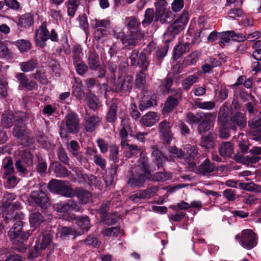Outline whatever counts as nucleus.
Wrapping results in <instances>:
<instances>
[{
	"mask_svg": "<svg viewBox=\"0 0 261 261\" xmlns=\"http://www.w3.org/2000/svg\"><path fill=\"white\" fill-rule=\"evenodd\" d=\"M20 215V219L19 220H17V218L15 217V220L16 222L8 231V235L13 244L14 249L19 252H24L27 248V246L25 242H27L32 232H30V231L24 232L22 230V222L21 219L23 218V214H21Z\"/></svg>",
	"mask_w": 261,
	"mask_h": 261,
	"instance_id": "1",
	"label": "nucleus"
},
{
	"mask_svg": "<svg viewBox=\"0 0 261 261\" xmlns=\"http://www.w3.org/2000/svg\"><path fill=\"white\" fill-rule=\"evenodd\" d=\"M64 122L60 127L61 138H66L68 137L69 134H75L79 132L80 118L75 113H68L65 116Z\"/></svg>",
	"mask_w": 261,
	"mask_h": 261,
	"instance_id": "2",
	"label": "nucleus"
},
{
	"mask_svg": "<svg viewBox=\"0 0 261 261\" xmlns=\"http://www.w3.org/2000/svg\"><path fill=\"white\" fill-rule=\"evenodd\" d=\"M19 152L21 156L15 162V166L19 174L24 176L29 173L28 168L33 165V155L27 147L20 148Z\"/></svg>",
	"mask_w": 261,
	"mask_h": 261,
	"instance_id": "3",
	"label": "nucleus"
},
{
	"mask_svg": "<svg viewBox=\"0 0 261 261\" xmlns=\"http://www.w3.org/2000/svg\"><path fill=\"white\" fill-rule=\"evenodd\" d=\"M49 190L66 197H73V189L67 181L53 179L48 184Z\"/></svg>",
	"mask_w": 261,
	"mask_h": 261,
	"instance_id": "4",
	"label": "nucleus"
},
{
	"mask_svg": "<svg viewBox=\"0 0 261 261\" xmlns=\"http://www.w3.org/2000/svg\"><path fill=\"white\" fill-rule=\"evenodd\" d=\"M236 239H240L241 245L247 249H251L257 244V237L256 234L251 229H245L242 231V234H237Z\"/></svg>",
	"mask_w": 261,
	"mask_h": 261,
	"instance_id": "5",
	"label": "nucleus"
},
{
	"mask_svg": "<svg viewBox=\"0 0 261 261\" xmlns=\"http://www.w3.org/2000/svg\"><path fill=\"white\" fill-rule=\"evenodd\" d=\"M24 121V114L17 113L14 114L11 111H6L1 119L2 125L5 128H9L15 124H20Z\"/></svg>",
	"mask_w": 261,
	"mask_h": 261,
	"instance_id": "6",
	"label": "nucleus"
},
{
	"mask_svg": "<svg viewBox=\"0 0 261 261\" xmlns=\"http://www.w3.org/2000/svg\"><path fill=\"white\" fill-rule=\"evenodd\" d=\"M247 125V117L245 114L237 112L232 113L227 123V127L230 129L236 131L237 127L240 130L246 127Z\"/></svg>",
	"mask_w": 261,
	"mask_h": 261,
	"instance_id": "7",
	"label": "nucleus"
},
{
	"mask_svg": "<svg viewBox=\"0 0 261 261\" xmlns=\"http://www.w3.org/2000/svg\"><path fill=\"white\" fill-rule=\"evenodd\" d=\"M133 77L130 75H126L122 78H119L114 83L115 92L123 94L129 93L133 88Z\"/></svg>",
	"mask_w": 261,
	"mask_h": 261,
	"instance_id": "8",
	"label": "nucleus"
},
{
	"mask_svg": "<svg viewBox=\"0 0 261 261\" xmlns=\"http://www.w3.org/2000/svg\"><path fill=\"white\" fill-rule=\"evenodd\" d=\"M150 175L133 169L132 173L127 181V184L132 188L142 187L147 180H149Z\"/></svg>",
	"mask_w": 261,
	"mask_h": 261,
	"instance_id": "9",
	"label": "nucleus"
},
{
	"mask_svg": "<svg viewBox=\"0 0 261 261\" xmlns=\"http://www.w3.org/2000/svg\"><path fill=\"white\" fill-rule=\"evenodd\" d=\"M171 93L176 97H174L172 96L168 97L162 110L163 114H167L172 112L177 106L179 99H181L182 92L180 90L172 89Z\"/></svg>",
	"mask_w": 261,
	"mask_h": 261,
	"instance_id": "10",
	"label": "nucleus"
},
{
	"mask_svg": "<svg viewBox=\"0 0 261 261\" xmlns=\"http://www.w3.org/2000/svg\"><path fill=\"white\" fill-rule=\"evenodd\" d=\"M145 36L141 30H137L136 32H130V34L125 35L122 43L124 47L127 49H131L136 45L139 40L142 39Z\"/></svg>",
	"mask_w": 261,
	"mask_h": 261,
	"instance_id": "11",
	"label": "nucleus"
},
{
	"mask_svg": "<svg viewBox=\"0 0 261 261\" xmlns=\"http://www.w3.org/2000/svg\"><path fill=\"white\" fill-rule=\"evenodd\" d=\"M49 38V32L47 29V22H43L36 31L35 40L37 46L44 48L46 46L45 42Z\"/></svg>",
	"mask_w": 261,
	"mask_h": 261,
	"instance_id": "12",
	"label": "nucleus"
},
{
	"mask_svg": "<svg viewBox=\"0 0 261 261\" xmlns=\"http://www.w3.org/2000/svg\"><path fill=\"white\" fill-rule=\"evenodd\" d=\"M30 198L33 202L41 207H46L49 204L48 197L42 189L32 191Z\"/></svg>",
	"mask_w": 261,
	"mask_h": 261,
	"instance_id": "13",
	"label": "nucleus"
},
{
	"mask_svg": "<svg viewBox=\"0 0 261 261\" xmlns=\"http://www.w3.org/2000/svg\"><path fill=\"white\" fill-rule=\"evenodd\" d=\"M248 126L251 129V133L254 136L253 139L261 141V111L256 118L249 120Z\"/></svg>",
	"mask_w": 261,
	"mask_h": 261,
	"instance_id": "14",
	"label": "nucleus"
},
{
	"mask_svg": "<svg viewBox=\"0 0 261 261\" xmlns=\"http://www.w3.org/2000/svg\"><path fill=\"white\" fill-rule=\"evenodd\" d=\"M15 125L13 131V136L19 140L21 144L27 145L29 142V137L27 135L24 123L22 121L20 124H15Z\"/></svg>",
	"mask_w": 261,
	"mask_h": 261,
	"instance_id": "15",
	"label": "nucleus"
},
{
	"mask_svg": "<svg viewBox=\"0 0 261 261\" xmlns=\"http://www.w3.org/2000/svg\"><path fill=\"white\" fill-rule=\"evenodd\" d=\"M15 77L19 82V90H32L37 87L36 83L33 81H30L23 72L16 73Z\"/></svg>",
	"mask_w": 261,
	"mask_h": 261,
	"instance_id": "16",
	"label": "nucleus"
},
{
	"mask_svg": "<svg viewBox=\"0 0 261 261\" xmlns=\"http://www.w3.org/2000/svg\"><path fill=\"white\" fill-rule=\"evenodd\" d=\"M185 27L182 24L175 20L164 33V36L166 42H169L174 38L175 36L182 31Z\"/></svg>",
	"mask_w": 261,
	"mask_h": 261,
	"instance_id": "17",
	"label": "nucleus"
},
{
	"mask_svg": "<svg viewBox=\"0 0 261 261\" xmlns=\"http://www.w3.org/2000/svg\"><path fill=\"white\" fill-rule=\"evenodd\" d=\"M101 118L97 116H90L85 117L84 126L86 131L89 133L93 132L100 125Z\"/></svg>",
	"mask_w": 261,
	"mask_h": 261,
	"instance_id": "18",
	"label": "nucleus"
},
{
	"mask_svg": "<svg viewBox=\"0 0 261 261\" xmlns=\"http://www.w3.org/2000/svg\"><path fill=\"white\" fill-rule=\"evenodd\" d=\"M171 128V123L166 120L162 121L159 124V130L163 137V140L168 144L170 143L172 138Z\"/></svg>",
	"mask_w": 261,
	"mask_h": 261,
	"instance_id": "19",
	"label": "nucleus"
},
{
	"mask_svg": "<svg viewBox=\"0 0 261 261\" xmlns=\"http://www.w3.org/2000/svg\"><path fill=\"white\" fill-rule=\"evenodd\" d=\"M215 120V116L212 113H206L201 122L199 123L198 132L200 134L210 129L212 124Z\"/></svg>",
	"mask_w": 261,
	"mask_h": 261,
	"instance_id": "20",
	"label": "nucleus"
},
{
	"mask_svg": "<svg viewBox=\"0 0 261 261\" xmlns=\"http://www.w3.org/2000/svg\"><path fill=\"white\" fill-rule=\"evenodd\" d=\"M76 196L81 204H86L92 201V194L87 190L76 187L73 189V197Z\"/></svg>",
	"mask_w": 261,
	"mask_h": 261,
	"instance_id": "21",
	"label": "nucleus"
},
{
	"mask_svg": "<svg viewBox=\"0 0 261 261\" xmlns=\"http://www.w3.org/2000/svg\"><path fill=\"white\" fill-rule=\"evenodd\" d=\"M185 148L188 153L185 158L186 161L190 165L195 166V161L199 159L198 147L196 146L187 144Z\"/></svg>",
	"mask_w": 261,
	"mask_h": 261,
	"instance_id": "22",
	"label": "nucleus"
},
{
	"mask_svg": "<svg viewBox=\"0 0 261 261\" xmlns=\"http://www.w3.org/2000/svg\"><path fill=\"white\" fill-rule=\"evenodd\" d=\"M156 105L154 94H151L147 96L144 95L140 100L139 108L140 111H144Z\"/></svg>",
	"mask_w": 261,
	"mask_h": 261,
	"instance_id": "23",
	"label": "nucleus"
},
{
	"mask_svg": "<svg viewBox=\"0 0 261 261\" xmlns=\"http://www.w3.org/2000/svg\"><path fill=\"white\" fill-rule=\"evenodd\" d=\"M215 169V164L211 163L209 159H206L198 166L196 172L202 175H207L214 171Z\"/></svg>",
	"mask_w": 261,
	"mask_h": 261,
	"instance_id": "24",
	"label": "nucleus"
},
{
	"mask_svg": "<svg viewBox=\"0 0 261 261\" xmlns=\"http://www.w3.org/2000/svg\"><path fill=\"white\" fill-rule=\"evenodd\" d=\"M119 105V102L113 101L111 103L106 116V120L108 122L113 123L116 122Z\"/></svg>",
	"mask_w": 261,
	"mask_h": 261,
	"instance_id": "25",
	"label": "nucleus"
},
{
	"mask_svg": "<svg viewBox=\"0 0 261 261\" xmlns=\"http://www.w3.org/2000/svg\"><path fill=\"white\" fill-rule=\"evenodd\" d=\"M198 26L195 36L193 39L194 43L198 44L200 42V33H202L203 31H210L211 25L207 22L204 21L203 19H199L197 25Z\"/></svg>",
	"mask_w": 261,
	"mask_h": 261,
	"instance_id": "26",
	"label": "nucleus"
},
{
	"mask_svg": "<svg viewBox=\"0 0 261 261\" xmlns=\"http://www.w3.org/2000/svg\"><path fill=\"white\" fill-rule=\"evenodd\" d=\"M34 23V16L31 13H25L22 15L17 23L19 28L27 29L33 25Z\"/></svg>",
	"mask_w": 261,
	"mask_h": 261,
	"instance_id": "27",
	"label": "nucleus"
},
{
	"mask_svg": "<svg viewBox=\"0 0 261 261\" xmlns=\"http://www.w3.org/2000/svg\"><path fill=\"white\" fill-rule=\"evenodd\" d=\"M87 64L92 70H96L100 66L99 56L94 49H90L88 53Z\"/></svg>",
	"mask_w": 261,
	"mask_h": 261,
	"instance_id": "28",
	"label": "nucleus"
},
{
	"mask_svg": "<svg viewBox=\"0 0 261 261\" xmlns=\"http://www.w3.org/2000/svg\"><path fill=\"white\" fill-rule=\"evenodd\" d=\"M159 119V116L156 113L149 112L142 117L140 122L143 125L149 127L155 124Z\"/></svg>",
	"mask_w": 261,
	"mask_h": 261,
	"instance_id": "29",
	"label": "nucleus"
},
{
	"mask_svg": "<svg viewBox=\"0 0 261 261\" xmlns=\"http://www.w3.org/2000/svg\"><path fill=\"white\" fill-rule=\"evenodd\" d=\"M151 148L152 149L151 156L153 161L156 164L159 168L163 167V163L167 161V158L155 146H151Z\"/></svg>",
	"mask_w": 261,
	"mask_h": 261,
	"instance_id": "30",
	"label": "nucleus"
},
{
	"mask_svg": "<svg viewBox=\"0 0 261 261\" xmlns=\"http://www.w3.org/2000/svg\"><path fill=\"white\" fill-rule=\"evenodd\" d=\"M76 223L80 228V230H76L79 236L83 234L85 231H88L91 227L90 219L87 216L77 218Z\"/></svg>",
	"mask_w": 261,
	"mask_h": 261,
	"instance_id": "31",
	"label": "nucleus"
},
{
	"mask_svg": "<svg viewBox=\"0 0 261 261\" xmlns=\"http://www.w3.org/2000/svg\"><path fill=\"white\" fill-rule=\"evenodd\" d=\"M173 13L169 10H165L158 13H155V21H159L162 24L167 23L173 20Z\"/></svg>",
	"mask_w": 261,
	"mask_h": 261,
	"instance_id": "32",
	"label": "nucleus"
},
{
	"mask_svg": "<svg viewBox=\"0 0 261 261\" xmlns=\"http://www.w3.org/2000/svg\"><path fill=\"white\" fill-rule=\"evenodd\" d=\"M135 86L136 88L141 90L142 92H145L147 89L146 75L143 70H141L137 73Z\"/></svg>",
	"mask_w": 261,
	"mask_h": 261,
	"instance_id": "33",
	"label": "nucleus"
},
{
	"mask_svg": "<svg viewBox=\"0 0 261 261\" xmlns=\"http://www.w3.org/2000/svg\"><path fill=\"white\" fill-rule=\"evenodd\" d=\"M215 136L212 134L202 135L200 138L199 145L207 149L213 148L215 146Z\"/></svg>",
	"mask_w": 261,
	"mask_h": 261,
	"instance_id": "34",
	"label": "nucleus"
},
{
	"mask_svg": "<svg viewBox=\"0 0 261 261\" xmlns=\"http://www.w3.org/2000/svg\"><path fill=\"white\" fill-rule=\"evenodd\" d=\"M124 24L130 30V32H136L137 30H140L139 29L140 25V20L134 16L126 17Z\"/></svg>",
	"mask_w": 261,
	"mask_h": 261,
	"instance_id": "35",
	"label": "nucleus"
},
{
	"mask_svg": "<svg viewBox=\"0 0 261 261\" xmlns=\"http://www.w3.org/2000/svg\"><path fill=\"white\" fill-rule=\"evenodd\" d=\"M189 43L180 42L175 45L173 50V58L174 60H177L189 49Z\"/></svg>",
	"mask_w": 261,
	"mask_h": 261,
	"instance_id": "36",
	"label": "nucleus"
},
{
	"mask_svg": "<svg viewBox=\"0 0 261 261\" xmlns=\"http://www.w3.org/2000/svg\"><path fill=\"white\" fill-rule=\"evenodd\" d=\"M136 171H140L145 174H148L150 175V171L148 165V160L146 157H141L139 159L138 164L133 169Z\"/></svg>",
	"mask_w": 261,
	"mask_h": 261,
	"instance_id": "37",
	"label": "nucleus"
},
{
	"mask_svg": "<svg viewBox=\"0 0 261 261\" xmlns=\"http://www.w3.org/2000/svg\"><path fill=\"white\" fill-rule=\"evenodd\" d=\"M58 234L60 235V238L62 240H67L70 236H72L75 238L77 235V231L72 228L64 226L59 229Z\"/></svg>",
	"mask_w": 261,
	"mask_h": 261,
	"instance_id": "38",
	"label": "nucleus"
},
{
	"mask_svg": "<svg viewBox=\"0 0 261 261\" xmlns=\"http://www.w3.org/2000/svg\"><path fill=\"white\" fill-rule=\"evenodd\" d=\"M233 151V148L230 142H223L219 147V152L222 156H230Z\"/></svg>",
	"mask_w": 261,
	"mask_h": 261,
	"instance_id": "39",
	"label": "nucleus"
},
{
	"mask_svg": "<svg viewBox=\"0 0 261 261\" xmlns=\"http://www.w3.org/2000/svg\"><path fill=\"white\" fill-rule=\"evenodd\" d=\"M249 152L252 154V156H247L246 158L248 163L255 164L260 160L261 158L259 155L261 154V147H253L250 150Z\"/></svg>",
	"mask_w": 261,
	"mask_h": 261,
	"instance_id": "40",
	"label": "nucleus"
},
{
	"mask_svg": "<svg viewBox=\"0 0 261 261\" xmlns=\"http://www.w3.org/2000/svg\"><path fill=\"white\" fill-rule=\"evenodd\" d=\"M82 0H67L65 5L67 9L68 15L73 17L75 15L78 7L81 4Z\"/></svg>",
	"mask_w": 261,
	"mask_h": 261,
	"instance_id": "41",
	"label": "nucleus"
},
{
	"mask_svg": "<svg viewBox=\"0 0 261 261\" xmlns=\"http://www.w3.org/2000/svg\"><path fill=\"white\" fill-rule=\"evenodd\" d=\"M205 114L203 112H199L196 114L188 112L186 116V121L191 124L199 123L203 118Z\"/></svg>",
	"mask_w": 261,
	"mask_h": 261,
	"instance_id": "42",
	"label": "nucleus"
},
{
	"mask_svg": "<svg viewBox=\"0 0 261 261\" xmlns=\"http://www.w3.org/2000/svg\"><path fill=\"white\" fill-rule=\"evenodd\" d=\"M38 65V62L36 59H31L26 62L19 63L21 70L23 72H28L34 70Z\"/></svg>",
	"mask_w": 261,
	"mask_h": 261,
	"instance_id": "43",
	"label": "nucleus"
},
{
	"mask_svg": "<svg viewBox=\"0 0 261 261\" xmlns=\"http://www.w3.org/2000/svg\"><path fill=\"white\" fill-rule=\"evenodd\" d=\"M198 80L199 76L197 74H194L189 75L181 83L183 89L187 91H189L192 85L198 81Z\"/></svg>",
	"mask_w": 261,
	"mask_h": 261,
	"instance_id": "44",
	"label": "nucleus"
},
{
	"mask_svg": "<svg viewBox=\"0 0 261 261\" xmlns=\"http://www.w3.org/2000/svg\"><path fill=\"white\" fill-rule=\"evenodd\" d=\"M53 236L50 233H46L43 234L41 242L39 241L36 244L35 247L37 250H44L52 242Z\"/></svg>",
	"mask_w": 261,
	"mask_h": 261,
	"instance_id": "45",
	"label": "nucleus"
},
{
	"mask_svg": "<svg viewBox=\"0 0 261 261\" xmlns=\"http://www.w3.org/2000/svg\"><path fill=\"white\" fill-rule=\"evenodd\" d=\"M227 109L228 108L225 106L221 107L218 117V120L222 123L223 127H227V123L229 121Z\"/></svg>",
	"mask_w": 261,
	"mask_h": 261,
	"instance_id": "46",
	"label": "nucleus"
},
{
	"mask_svg": "<svg viewBox=\"0 0 261 261\" xmlns=\"http://www.w3.org/2000/svg\"><path fill=\"white\" fill-rule=\"evenodd\" d=\"M144 19L142 21V25L145 27L150 25L155 19V12L153 8H147L144 13Z\"/></svg>",
	"mask_w": 261,
	"mask_h": 261,
	"instance_id": "47",
	"label": "nucleus"
},
{
	"mask_svg": "<svg viewBox=\"0 0 261 261\" xmlns=\"http://www.w3.org/2000/svg\"><path fill=\"white\" fill-rule=\"evenodd\" d=\"M3 167L5 170V175H11L13 174L14 169L13 167V162L10 156L5 158L3 161Z\"/></svg>",
	"mask_w": 261,
	"mask_h": 261,
	"instance_id": "48",
	"label": "nucleus"
},
{
	"mask_svg": "<svg viewBox=\"0 0 261 261\" xmlns=\"http://www.w3.org/2000/svg\"><path fill=\"white\" fill-rule=\"evenodd\" d=\"M0 58L6 60H9L13 58V53L9 50L7 45L1 41H0Z\"/></svg>",
	"mask_w": 261,
	"mask_h": 261,
	"instance_id": "49",
	"label": "nucleus"
},
{
	"mask_svg": "<svg viewBox=\"0 0 261 261\" xmlns=\"http://www.w3.org/2000/svg\"><path fill=\"white\" fill-rule=\"evenodd\" d=\"M194 105L196 108L204 110H212L216 106V103L214 101H196Z\"/></svg>",
	"mask_w": 261,
	"mask_h": 261,
	"instance_id": "50",
	"label": "nucleus"
},
{
	"mask_svg": "<svg viewBox=\"0 0 261 261\" xmlns=\"http://www.w3.org/2000/svg\"><path fill=\"white\" fill-rule=\"evenodd\" d=\"M121 123L119 129V135H128V131L130 128L129 120L125 116L120 117Z\"/></svg>",
	"mask_w": 261,
	"mask_h": 261,
	"instance_id": "51",
	"label": "nucleus"
},
{
	"mask_svg": "<svg viewBox=\"0 0 261 261\" xmlns=\"http://www.w3.org/2000/svg\"><path fill=\"white\" fill-rule=\"evenodd\" d=\"M171 178V175L167 172L163 171V172H158L153 175L150 173L149 180L156 181H164Z\"/></svg>",
	"mask_w": 261,
	"mask_h": 261,
	"instance_id": "52",
	"label": "nucleus"
},
{
	"mask_svg": "<svg viewBox=\"0 0 261 261\" xmlns=\"http://www.w3.org/2000/svg\"><path fill=\"white\" fill-rule=\"evenodd\" d=\"M83 55L82 48L79 45H74L72 47V59L74 64L79 63Z\"/></svg>",
	"mask_w": 261,
	"mask_h": 261,
	"instance_id": "53",
	"label": "nucleus"
},
{
	"mask_svg": "<svg viewBox=\"0 0 261 261\" xmlns=\"http://www.w3.org/2000/svg\"><path fill=\"white\" fill-rule=\"evenodd\" d=\"M201 55V52L200 51L194 50L186 57L185 61L188 65H194L199 60Z\"/></svg>",
	"mask_w": 261,
	"mask_h": 261,
	"instance_id": "54",
	"label": "nucleus"
},
{
	"mask_svg": "<svg viewBox=\"0 0 261 261\" xmlns=\"http://www.w3.org/2000/svg\"><path fill=\"white\" fill-rule=\"evenodd\" d=\"M109 160L114 163H117L119 161V147L115 144L110 146L109 148Z\"/></svg>",
	"mask_w": 261,
	"mask_h": 261,
	"instance_id": "55",
	"label": "nucleus"
},
{
	"mask_svg": "<svg viewBox=\"0 0 261 261\" xmlns=\"http://www.w3.org/2000/svg\"><path fill=\"white\" fill-rule=\"evenodd\" d=\"M43 221V217L39 212H34L31 214L30 222L32 226H36L40 225Z\"/></svg>",
	"mask_w": 261,
	"mask_h": 261,
	"instance_id": "56",
	"label": "nucleus"
},
{
	"mask_svg": "<svg viewBox=\"0 0 261 261\" xmlns=\"http://www.w3.org/2000/svg\"><path fill=\"white\" fill-rule=\"evenodd\" d=\"M129 198L135 202H138L141 200L147 199L144 190H141L132 193Z\"/></svg>",
	"mask_w": 261,
	"mask_h": 261,
	"instance_id": "57",
	"label": "nucleus"
},
{
	"mask_svg": "<svg viewBox=\"0 0 261 261\" xmlns=\"http://www.w3.org/2000/svg\"><path fill=\"white\" fill-rule=\"evenodd\" d=\"M120 228L119 227H112L103 229L101 233L107 237H116L120 232Z\"/></svg>",
	"mask_w": 261,
	"mask_h": 261,
	"instance_id": "58",
	"label": "nucleus"
},
{
	"mask_svg": "<svg viewBox=\"0 0 261 261\" xmlns=\"http://www.w3.org/2000/svg\"><path fill=\"white\" fill-rule=\"evenodd\" d=\"M111 22L108 19H99L95 18L92 20V27L95 29L99 27L108 28L110 25Z\"/></svg>",
	"mask_w": 261,
	"mask_h": 261,
	"instance_id": "59",
	"label": "nucleus"
},
{
	"mask_svg": "<svg viewBox=\"0 0 261 261\" xmlns=\"http://www.w3.org/2000/svg\"><path fill=\"white\" fill-rule=\"evenodd\" d=\"M16 45L21 52H25L31 47V43L27 40L21 39L16 42Z\"/></svg>",
	"mask_w": 261,
	"mask_h": 261,
	"instance_id": "60",
	"label": "nucleus"
},
{
	"mask_svg": "<svg viewBox=\"0 0 261 261\" xmlns=\"http://www.w3.org/2000/svg\"><path fill=\"white\" fill-rule=\"evenodd\" d=\"M139 65L142 68V70H147L149 64V62L147 60L146 55L144 53L141 52L139 55Z\"/></svg>",
	"mask_w": 261,
	"mask_h": 261,
	"instance_id": "61",
	"label": "nucleus"
},
{
	"mask_svg": "<svg viewBox=\"0 0 261 261\" xmlns=\"http://www.w3.org/2000/svg\"><path fill=\"white\" fill-rule=\"evenodd\" d=\"M67 203L68 211H73L75 212H80L83 210L81 205L73 199H69Z\"/></svg>",
	"mask_w": 261,
	"mask_h": 261,
	"instance_id": "62",
	"label": "nucleus"
},
{
	"mask_svg": "<svg viewBox=\"0 0 261 261\" xmlns=\"http://www.w3.org/2000/svg\"><path fill=\"white\" fill-rule=\"evenodd\" d=\"M96 142L102 153H106L108 151L109 148H110L108 142L102 138H98Z\"/></svg>",
	"mask_w": 261,
	"mask_h": 261,
	"instance_id": "63",
	"label": "nucleus"
},
{
	"mask_svg": "<svg viewBox=\"0 0 261 261\" xmlns=\"http://www.w3.org/2000/svg\"><path fill=\"white\" fill-rule=\"evenodd\" d=\"M55 173L57 177H67L69 175L68 171L67 168L61 165L56 166Z\"/></svg>",
	"mask_w": 261,
	"mask_h": 261,
	"instance_id": "64",
	"label": "nucleus"
}]
</instances>
